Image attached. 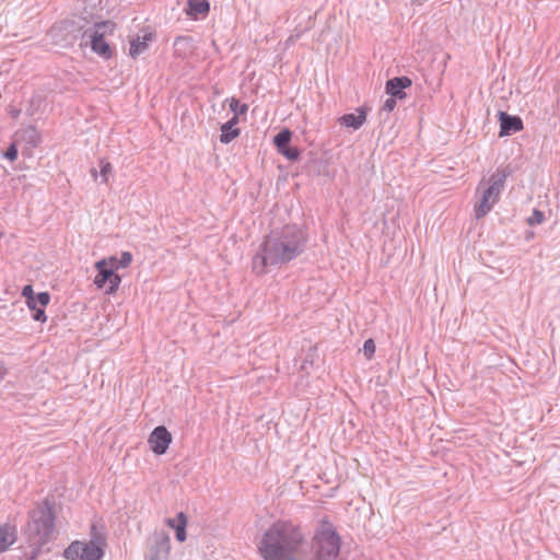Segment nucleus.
Here are the masks:
<instances>
[{"label":"nucleus","instance_id":"18","mask_svg":"<svg viewBox=\"0 0 560 560\" xmlns=\"http://www.w3.org/2000/svg\"><path fill=\"white\" fill-rule=\"evenodd\" d=\"M18 539L14 525L9 523L0 525V553L7 551Z\"/></svg>","mask_w":560,"mask_h":560},{"label":"nucleus","instance_id":"9","mask_svg":"<svg viewBox=\"0 0 560 560\" xmlns=\"http://www.w3.org/2000/svg\"><path fill=\"white\" fill-rule=\"evenodd\" d=\"M498 120L500 124L499 137H509L524 129L523 119L517 115H511L506 112H498Z\"/></svg>","mask_w":560,"mask_h":560},{"label":"nucleus","instance_id":"8","mask_svg":"<svg viewBox=\"0 0 560 560\" xmlns=\"http://www.w3.org/2000/svg\"><path fill=\"white\" fill-rule=\"evenodd\" d=\"M172 441L173 436L165 425L155 427L148 438L150 450L156 456L164 455Z\"/></svg>","mask_w":560,"mask_h":560},{"label":"nucleus","instance_id":"37","mask_svg":"<svg viewBox=\"0 0 560 560\" xmlns=\"http://www.w3.org/2000/svg\"><path fill=\"white\" fill-rule=\"evenodd\" d=\"M106 259L108 260L109 266L113 267L114 272H117V269L121 268L120 266H116L119 262L117 256H110Z\"/></svg>","mask_w":560,"mask_h":560},{"label":"nucleus","instance_id":"23","mask_svg":"<svg viewBox=\"0 0 560 560\" xmlns=\"http://www.w3.org/2000/svg\"><path fill=\"white\" fill-rule=\"evenodd\" d=\"M89 541H94L95 545L97 546H102L103 548L106 549L107 547V540H106V535L104 532H102L96 524H92L91 525V529H90V540Z\"/></svg>","mask_w":560,"mask_h":560},{"label":"nucleus","instance_id":"25","mask_svg":"<svg viewBox=\"0 0 560 560\" xmlns=\"http://www.w3.org/2000/svg\"><path fill=\"white\" fill-rule=\"evenodd\" d=\"M277 152L283 155L290 162H296L301 158V150L296 147H292L291 144Z\"/></svg>","mask_w":560,"mask_h":560},{"label":"nucleus","instance_id":"26","mask_svg":"<svg viewBox=\"0 0 560 560\" xmlns=\"http://www.w3.org/2000/svg\"><path fill=\"white\" fill-rule=\"evenodd\" d=\"M230 109L233 112L232 117H240L241 115H245L248 110V105L246 103H241L237 98L232 97L230 100Z\"/></svg>","mask_w":560,"mask_h":560},{"label":"nucleus","instance_id":"5","mask_svg":"<svg viewBox=\"0 0 560 560\" xmlns=\"http://www.w3.org/2000/svg\"><path fill=\"white\" fill-rule=\"evenodd\" d=\"M62 556L67 560H102L105 548L94 541L74 540L63 550Z\"/></svg>","mask_w":560,"mask_h":560},{"label":"nucleus","instance_id":"7","mask_svg":"<svg viewBox=\"0 0 560 560\" xmlns=\"http://www.w3.org/2000/svg\"><path fill=\"white\" fill-rule=\"evenodd\" d=\"M106 31L98 32L88 28L83 32L82 38L90 39L91 50L104 60H109L115 55V49L105 39Z\"/></svg>","mask_w":560,"mask_h":560},{"label":"nucleus","instance_id":"34","mask_svg":"<svg viewBox=\"0 0 560 560\" xmlns=\"http://www.w3.org/2000/svg\"><path fill=\"white\" fill-rule=\"evenodd\" d=\"M399 100L397 98H394L393 96H388L385 102L383 103V106H382V109L387 112V113H390L395 109L396 105H397V102Z\"/></svg>","mask_w":560,"mask_h":560},{"label":"nucleus","instance_id":"33","mask_svg":"<svg viewBox=\"0 0 560 560\" xmlns=\"http://www.w3.org/2000/svg\"><path fill=\"white\" fill-rule=\"evenodd\" d=\"M315 357H316V349L310 348L305 354V358L303 359L302 368L306 369V365H313Z\"/></svg>","mask_w":560,"mask_h":560},{"label":"nucleus","instance_id":"16","mask_svg":"<svg viewBox=\"0 0 560 560\" xmlns=\"http://www.w3.org/2000/svg\"><path fill=\"white\" fill-rule=\"evenodd\" d=\"M240 118L232 117L226 122L222 124L220 127V142L223 144H228L236 139L241 135V129L236 127Z\"/></svg>","mask_w":560,"mask_h":560},{"label":"nucleus","instance_id":"14","mask_svg":"<svg viewBox=\"0 0 560 560\" xmlns=\"http://www.w3.org/2000/svg\"><path fill=\"white\" fill-rule=\"evenodd\" d=\"M512 174V168L510 165L504 167H500L493 173L489 178V188L495 194L501 195V191L504 188L506 178Z\"/></svg>","mask_w":560,"mask_h":560},{"label":"nucleus","instance_id":"11","mask_svg":"<svg viewBox=\"0 0 560 560\" xmlns=\"http://www.w3.org/2000/svg\"><path fill=\"white\" fill-rule=\"evenodd\" d=\"M50 302V294L43 291L36 294V299L25 301L30 311H32V318L35 322L45 323L47 320L45 308Z\"/></svg>","mask_w":560,"mask_h":560},{"label":"nucleus","instance_id":"17","mask_svg":"<svg viewBox=\"0 0 560 560\" xmlns=\"http://www.w3.org/2000/svg\"><path fill=\"white\" fill-rule=\"evenodd\" d=\"M153 34L145 33L140 36L137 35L130 39L129 56L136 59L138 56L143 54L149 48V43L152 42Z\"/></svg>","mask_w":560,"mask_h":560},{"label":"nucleus","instance_id":"38","mask_svg":"<svg viewBox=\"0 0 560 560\" xmlns=\"http://www.w3.org/2000/svg\"><path fill=\"white\" fill-rule=\"evenodd\" d=\"M178 513L176 514V517L175 518H166L165 523L168 527L173 528L175 530V528H177V525H178Z\"/></svg>","mask_w":560,"mask_h":560},{"label":"nucleus","instance_id":"41","mask_svg":"<svg viewBox=\"0 0 560 560\" xmlns=\"http://www.w3.org/2000/svg\"><path fill=\"white\" fill-rule=\"evenodd\" d=\"M90 173L94 180H96L97 177L100 176V173H98L97 168H95V167H92Z\"/></svg>","mask_w":560,"mask_h":560},{"label":"nucleus","instance_id":"35","mask_svg":"<svg viewBox=\"0 0 560 560\" xmlns=\"http://www.w3.org/2000/svg\"><path fill=\"white\" fill-rule=\"evenodd\" d=\"M21 295L25 298V301L36 299V294L34 293L33 285L32 284H25L22 288Z\"/></svg>","mask_w":560,"mask_h":560},{"label":"nucleus","instance_id":"19","mask_svg":"<svg viewBox=\"0 0 560 560\" xmlns=\"http://www.w3.org/2000/svg\"><path fill=\"white\" fill-rule=\"evenodd\" d=\"M149 551L170 556V553H171V537H170V535L164 530L155 532L154 533V544L151 546Z\"/></svg>","mask_w":560,"mask_h":560},{"label":"nucleus","instance_id":"22","mask_svg":"<svg viewBox=\"0 0 560 560\" xmlns=\"http://www.w3.org/2000/svg\"><path fill=\"white\" fill-rule=\"evenodd\" d=\"M178 521L177 528H175V537L177 541L184 542L187 538V515L184 512H178Z\"/></svg>","mask_w":560,"mask_h":560},{"label":"nucleus","instance_id":"15","mask_svg":"<svg viewBox=\"0 0 560 560\" xmlns=\"http://www.w3.org/2000/svg\"><path fill=\"white\" fill-rule=\"evenodd\" d=\"M210 2L208 0H187L185 13L192 20H198L208 15Z\"/></svg>","mask_w":560,"mask_h":560},{"label":"nucleus","instance_id":"29","mask_svg":"<svg viewBox=\"0 0 560 560\" xmlns=\"http://www.w3.org/2000/svg\"><path fill=\"white\" fill-rule=\"evenodd\" d=\"M545 221V213L539 209H534L532 215L527 219V224L534 226Z\"/></svg>","mask_w":560,"mask_h":560},{"label":"nucleus","instance_id":"12","mask_svg":"<svg viewBox=\"0 0 560 560\" xmlns=\"http://www.w3.org/2000/svg\"><path fill=\"white\" fill-rule=\"evenodd\" d=\"M369 108L361 106L357 108V113H348L342 115L338 120L343 127L351 128L353 130L360 129L366 120Z\"/></svg>","mask_w":560,"mask_h":560},{"label":"nucleus","instance_id":"31","mask_svg":"<svg viewBox=\"0 0 560 560\" xmlns=\"http://www.w3.org/2000/svg\"><path fill=\"white\" fill-rule=\"evenodd\" d=\"M375 349H376V346H375V342L372 338H369L364 341L363 343V354L364 357L370 360L373 358L374 353H375Z\"/></svg>","mask_w":560,"mask_h":560},{"label":"nucleus","instance_id":"32","mask_svg":"<svg viewBox=\"0 0 560 560\" xmlns=\"http://www.w3.org/2000/svg\"><path fill=\"white\" fill-rule=\"evenodd\" d=\"M118 265L121 268H127L132 261V254L130 252H122L118 258Z\"/></svg>","mask_w":560,"mask_h":560},{"label":"nucleus","instance_id":"30","mask_svg":"<svg viewBox=\"0 0 560 560\" xmlns=\"http://www.w3.org/2000/svg\"><path fill=\"white\" fill-rule=\"evenodd\" d=\"M2 156L11 162H14L19 156V149L16 143H10L5 151L2 153Z\"/></svg>","mask_w":560,"mask_h":560},{"label":"nucleus","instance_id":"36","mask_svg":"<svg viewBox=\"0 0 560 560\" xmlns=\"http://www.w3.org/2000/svg\"><path fill=\"white\" fill-rule=\"evenodd\" d=\"M145 560H170V556L149 551Z\"/></svg>","mask_w":560,"mask_h":560},{"label":"nucleus","instance_id":"4","mask_svg":"<svg viewBox=\"0 0 560 560\" xmlns=\"http://www.w3.org/2000/svg\"><path fill=\"white\" fill-rule=\"evenodd\" d=\"M313 556L310 560H337L341 549V537L327 518H323L312 539Z\"/></svg>","mask_w":560,"mask_h":560},{"label":"nucleus","instance_id":"2","mask_svg":"<svg viewBox=\"0 0 560 560\" xmlns=\"http://www.w3.org/2000/svg\"><path fill=\"white\" fill-rule=\"evenodd\" d=\"M303 542L304 535L299 525L277 521L264 532L257 549L264 560H298L295 553Z\"/></svg>","mask_w":560,"mask_h":560},{"label":"nucleus","instance_id":"27","mask_svg":"<svg viewBox=\"0 0 560 560\" xmlns=\"http://www.w3.org/2000/svg\"><path fill=\"white\" fill-rule=\"evenodd\" d=\"M28 545L31 547V550L25 552L23 555V557H21L20 560H37L42 552V548L45 546V545H39V544H28Z\"/></svg>","mask_w":560,"mask_h":560},{"label":"nucleus","instance_id":"28","mask_svg":"<svg viewBox=\"0 0 560 560\" xmlns=\"http://www.w3.org/2000/svg\"><path fill=\"white\" fill-rule=\"evenodd\" d=\"M115 26H116V24L114 22L107 20V21L95 22L93 27H91V28H92V31H98V32L106 31V34L107 33L112 34L115 30Z\"/></svg>","mask_w":560,"mask_h":560},{"label":"nucleus","instance_id":"39","mask_svg":"<svg viewBox=\"0 0 560 560\" xmlns=\"http://www.w3.org/2000/svg\"><path fill=\"white\" fill-rule=\"evenodd\" d=\"M8 374V369L3 362L0 361V383L4 380Z\"/></svg>","mask_w":560,"mask_h":560},{"label":"nucleus","instance_id":"21","mask_svg":"<svg viewBox=\"0 0 560 560\" xmlns=\"http://www.w3.org/2000/svg\"><path fill=\"white\" fill-rule=\"evenodd\" d=\"M292 138V130H290L289 128H282L277 135H275L272 143L276 147L277 151H279L284 147L290 145Z\"/></svg>","mask_w":560,"mask_h":560},{"label":"nucleus","instance_id":"24","mask_svg":"<svg viewBox=\"0 0 560 560\" xmlns=\"http://www.w3.org/2000/svg\"><path fill=\"white\" fill-rule=\"evenodd\" d=\"M98 173L101 177L102 184H107L109 180V177L113 174V166L110 162L106 159H100L98 160Z\"/></svg>","mask_w":560,"mask_h":560},{"label":"nucleus","instance_id":"40","mask_svg":"<svg viewBox=\"0 0 560 560\" xmlns=\"http://www.w3.org/2000/svg\"><path fill=\"white\" fill-rule=\"evenodd\" d=\"M20 113L21 110L15 108V107H12L10 110H9V114L12 118H18L20 116Z\"/></svg>","mask_w":560,"mask_h":560},{"label":"nucleus","instance_id":"13","mask_svg":"<svg viewBox=\"0 0 560 560\" xmlns=\"http://www.w3.org/2000/svg\"><path fill=\"white\" fill-rule=\"evenodd\" d=\"M499 199L500 196L495 195L489 187H487L482 192L480 201L475 206L476 218L480 219L487 215L499 201Z\"/></svg>","mask_w":560,"mask_h":560},{"label":"nucleus","instance_id":"6","mask_svg":"<svg viewBox=\"0 0 560 560\" xmlns=\"http://www.w3.org/2000/svg\"><path fill=\"white\" fill-rule=\"evenodd\" d=\"M94 268L97 271L93 283L97 289H104L108 295L115 294L120 285L121 277L114 272L113 267L109 266L107 259L97 260L94 264Z\"/></svg>","mask_w":560,"mask_h":560},{"label":"nucleus","instance_id":"10","mask_svg":"<svg viewBox=\"0 0 560 560\" xmlns=\"http://www.w3.org/2000/svg\"><path fill=\"white\" fill-rule=\"evenodd\" d=\"M412 85V80L407 75H399L388 79L385 83V93L388 96H393L399 101L405 100L408 94L406 92L407 89H410Z\"/></svg>","mask_w":560,"mask_h":560},{"label":"nucleus","instance_id":"3","mask_svg":"<svg viewBox=\"0 0 560 560\" xmlns=\"http://www.w3.org/2000/svg\"><path fill=\"white\" fill-rule=\"evenodd\" d=\"M55 502L45 498L28 511L22 533L28 544L46 545L55 532Z\"/></svg>","mask_w":560,"mask_h":560},{"label":"nucleus","instance_id":"20","mask_svg":"<svg viewBox=\"0 0 560 560\" xmlns=\"http://www.w3.org/2000/svg\"><path fill=\"white\" fill-rule=\"evenodd\" d=\"M21 138L31 148H37L42 142L40 133L33 125H30L28 127L22 130Z\"/></svg>","mask_w":560,"mask_h":560},{"label":"nucleus","instance_id":"1","mask_svg":"<svg viewBox=\"0 0 560 560\" xmlns=\"http://www.w3.org/2000/svg\"><path fill=\"white\" fill-rule=\"evenodd\" d=\"M307 243V233L298 224L272 229L252 258V271L260 277L269 272V267L288 266L305 253Z\"/></svg>","mask_w":560,"mask_h":560}]
</instances>
